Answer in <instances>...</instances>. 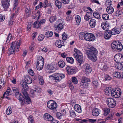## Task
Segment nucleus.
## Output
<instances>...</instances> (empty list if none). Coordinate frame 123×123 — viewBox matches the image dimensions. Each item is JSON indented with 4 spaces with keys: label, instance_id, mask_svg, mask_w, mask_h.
I'll use <instances>...</instances> for the list:
<instances>
[{
    "label": "nucleus",
    "instance_id": "3c124183",
    "mask_svg": "<svg viewBox=\"0 0 123 123\" xmlns=\"http://www.w3.org/2000/svg\"><path fill=\"white\" fill-rule=\"evenodd\" d=\"M123 61H122V62H121L119 63L120 64L119 65V66L117 67V69L121 70L123 68Z\"/></svg>",
    "mask_w": 123,
    "mask_h": 123
},
{
    "label": "nucleus",
    "instance_id": "e433bc0d",
    "mask_svg": "<svg viewBox=\"0 0 123 123\" xmlns=\"http://www.w3.org/2000/svg\"><path fill=\"white\" fill-rule=\"evenodd\" d=\"M75 19L76 23L77 24L79 25V24L81 21V18L80 16L79 15L76 16L75 17Z\"/></svg>",
    "mask_w": 123,
    "mask_h": 123
},
{
    "label": "nucleus",
    "instance_id": "0eeeda50",
    "mask_svg": "<svg viewBox=\"0 0 123 123\" xmlns=\"http://www.w3.org/2000/svg\"><path fill=\"white\" fill-rule=\"evenodd\" d=\"M66 70L69 75L75 74L76 72L75 68L71 66H68L66 68Z\"/></svg>",
    "mask_w": 123,
    "mask_h": 123
},
{
    "label": "nucleus",
    "instance_id": "c03bdc74",
    "mask_svg": "<svg viewBox=\"0 0 123 123\" xmlns=\"http://www.w3.org/2000/svg\"><path fill=\"white\" fill-rule=\"evenodd\" d=\"M27 90L24 89H22L21 90L22 92L25 97L29 95L26 92V91Z\"/></svg>",
    "mask_w": 123,
    "mask_h": 123
},
{
    "label": "nucleus",
    "instance_id": "20e7f679",
    "mask_svg": "<svg viewBox=\"0 0 123 123\" xmlns=\"http://www.w3.org/2000/svg\"><path fill=\"white\" fill-rule=\"evenodd\" d=\"M47 106L50 109L53 110L56 109L57 107V104L55 101L50 100L48 102Z\"/></svg>",
    "mask_w": 123,
    "mask_h": 123
},
{
    "label": "nucleus",
    "instance_id": "bf43d9fd",
    "mask_svg": "<svg viewBox=\"0 0 123 123\" xmlns=\"http://www.w3.org/2000/svg\"><path fill=\"white\" fill-rule=\"evenodd\" d=\"M104 77L105 80H109L111 79V77L108 75H105L104 76Z\"/></svg>",
    "mask_w": 123,
    "mask_h": 123
},
{
    "label": "nucleus",
    "instance_id": "b1692460",
    "mask_svg": "<svg viewBox=\"0 0 123 123\" xmlns=\"http://www.w3.org/2000/svg\"><path fill=\"white\" fill-rule=\"evenodd\" d=\"M75 110L79 113L81 112V108L80 106L78 104H76L74 106Z\"/></svg>",
    "mask_w": 123,
    "mask_h": 123
},
{
    "label": "nucleus",
    "instance_id": "9b49d317",
    "mask_svg": "<svg viewBox=\"0 0 123 123\" xmlns=\"http://www.w3.org/2000/svg\"><path fill=\"white\" fill-rule=\"evenodd\" d=\"M12 89L14 93H15V97L18 99L20 97H22V95L19 92V91L18 89L16 87H13L12 88Z\"/></svg>",
    "mask_w": 123,
    "mask_h": 123
},
{
    "label": "nucleus",
    "instance_id": "774afa93",
    "mask_svg": "<svg viewBox=\"0 0 123 123\" xmlns=\"http://www.w3.org/2000/svg\"><path fill=\"white\" fill-rule=\"evenodd\" d=\"M46 21V20L45 19H43L40 20V21L39 22L40 24V25H41L43 24Z\"/></svg>",
    "mask_w": 123,
    "mask_h": 123
},
{
    "label": "nucleus",
    "instance_id": "1a4fd4ad",
    "mask_svg": "<svg viewBox=\"0 0 123 123\" xmlns=\"http://www.w3.org/2000/svg\"><path fill=\"white\" fill-rule=\"evenodd\" d=\"M65 77V75L62 73L57 74L54 75V76H52L53 78V79L55 80L56 82H58L64 78Z\"/></svg>",
    "mask_w": 123,
    "mask_h": 123
},
{
    "label": "nucleus",
    "instance_id": "6ab92c4d",
    "mask_svg": "<svg viewBox=\"0 0 123 123\" xmlns=\"http://www.w3.org/2000/svg\"><path fill=\"white\" fill-rule=\"evenodd\" d=\"M44 119L46 120L51 121L53 119V117L50 115L48 113L45 114L44 116Z\"/></svg>",
    "mask_w": 123,
    "mask_h": 123
},
{
    "label": "nucleus",
    "instance_id": "f8f14e48",
    "mask_svg": "<svg viewBox=\"0 0 123 123\" xmlns=\"http://www.w3.org/2000/svg\"><path fill=\"white\" fill-rule=\"evenodd\" d=\"M10 0H2L1 2L3 7L5 10H6L10 5Z\"/></svg>",
    "mask_w": 123,
    "mask_h": 123
},
{
    "label": "nucleus",
    "instance_id": "052dcab7",
    "mask_svg": "<svg viewBox=\"0 0 123 123\" xmlns=\"http://www.w3.org/2000/svg\"><path fill=\"white\" fill-rule=\"evenodd\" d=\"M61 2L64 4H68L69 2V0H61Z\"/></svg>",
    "mask_w": 123,
    "mask_h": 123
},
{
    "label": "nucleus",
    "instance_id": "39448f33",
    "mask_svg": "<svg viewBox=\"0 0 123 123\" xmlns=\"http://www.w3.org/2000/svg\"><path fill=\"white\" fill-rule=\"evenodd\" d=\"M107 103L108 105L110 108L114 107L116 105V100L113 98H109L107 99Z\"/></svg>",
    "mask_w": 123,
    "mask_h": 123
},
{
    "label": "nucleus",
    "instance_id": "4c0bfd02",
    "mask_svg": "<svg viewBox=\"0 0 123 123\" xmlns=\"http://www.w3.org/2000/svg\"><path fill=\"white\" fill-rule=\"evenodd\" d=\"M102 17L104 20H107L109 18V16L107 14H104L102 15Z\"/></svg>",
    "mask_w": 123,
    "mask_h": 123
},
{
    "label": "nucleus",
    "instance_id": "09e8293b",
    "mask_svg": "<svg viewBox=\"0 0 123 123\" xmlns=\"http://www.w3.org/2000/svg\"><path fill=\"white\" fill-rule=\"evenodd\" d=\"M112 2L110 0H107L105 4L107 7L110 6L112 4Z\"/></svg>",
    "mask_w": 123,
    "mask_h": 123
},
{
    "label": "nucleus",
    "instance_id": "c756f323",
    "mask_svg": "<svg viewBox=\"0 0 123 123\" xmlns=\"http://www.w3.org/2000/svg\"><path fill=\"white\" fill-rule=\"evenodd\" d=\"M53 35V32L52 31H49L46 32L45 36L47 38L52 37Z\"/></svg>",
    "mask_w": 123,
    "mask_h": 123
},
{
    "label": "nucleus",
    "instance_id": "72a5a7b5",
    "mask_svg": "<svg viewBox=\"0 0 123 123\" xmlns=\"http://www.w3.org/2000/svg\"><path fill=\"white\" fill-rule=\"evenodd\" d=\"M55 5L58 9L62 7L61 2L58 0H56L55 2Z\"/></svg>",
    "mask_w": 123,
    "mask_h": 123
},
{
    "label": "nucleus",
    "instance_id": "864d4df0",
    "mask_svg": "<svg viewBox=\"0 0 123 123\" xmlns=\"http://www.w3.org/2000/svg\"><path fill=\"white\" fill-rule=\"evenodd\" d=\"M70 116L72 117H75L76 116V115L75 112L73 111H70Z\"/></svg>",
    "mask_w": 123,
    "mask_h": 123
},
{
    "label": "nucleus",
    "instance_id": "bb28decb",
    "mask_svg": "<svg viewBox=\"0 0 123 123\" xmlns=\"http://www.w3.org/2000/svg\"><path fill=\"white\" fill-rule=\"evenodd\" d=\"M58 64L59 66L61 68H63L66 65L64 61L61 60L58 62Z\"/></svg>",
    "mask_w": 123,
    "mask_h": 123
},
{
    "label": "nucleus",
    "instance_id": "a18cd8bd",
    "mask_svg": "<svg viewBox=\"0 0 123 123\" xmlns=\"http://www.w3.org/2000/svg\"><path fill=\"white\" fill-rule=\"evenodd\" d=\"M62 39L64 40H66L68 37V35L65 32H64L62 35Z\"/></svg>",
    "mask_w": 123,
    "mask_h": 123
},
{
    "label": "nucleus",
    "instance_id": "e2e57ef3",
    "mask_svg": "<svg viewBox=\"0 0 123 123\" xmlns=\"http://www.w3.org/2000/svg\"><path fill=\"white\" fill-rule=\"evenodd\" d=\"M6 92H4V93L3 94V96L2 97V98H6L8 100H10L11 98L8 97H7V96H5V95L6 94Z\"/></svg>",
    "mask_w": 123,
    "mask_h": 123
},
{
    "label": "nucleus",
    "instance_id": "49530a36",
    "mask_svg": "<svg viewBox=\"0 0 123 123\" xmlns=\"http://www.w3.org/2000/svg\"><path fill=\"white\" fill-rule=\"evenodd\" d=\"M44 37V36L42 34L39 35L38 37V40L39 41H42Z\"/></svg>",
    "mask_w": 123,
    "mask_h": 123
},
{
    "label": "nucleus",
    "instance_id": "473e14b6",
    "mask_svg": "<svg viewBox=\"0 0 123 123\" xmlns=\"http://www.w3.org/2000/svg\"><path fill=\"white\" fill-rule=\"evenodd\" d=\"M123 48V46L121 43L119 42L116 46V49L120 51H121Z\"/></svg>",
    "mask_w": 123,
    "mask_h": 123
},
{
    "label": "nucleus",
    "instance_id": "338daca9",
    "mask_svg": "<svg viewBox=\"0 0 123 123\" xmlns=\"http://www.w3.org/2000/svg\"><path fill=\"white\" fill-rule=\"evenodd\" d=\"M39 83L40 84L42 85L43 83V78L41 77L39 79Z\"/></svg>",
    "mask_w": 123,
    "mask_h": 123
},
{
    "label": "nucleus",
    "instance_id": "9d476101",
    "mask_svg": "<svg viewBox=\"0 0 123 123\" xmlns=\"http://www.w3.org/2000/svg\"><path fill=\"white\" fill-rule=\"evenodd\" d=\"M90 81L89 79L83 77L81 79V85H83L84 88L88 86V84L87 82Z\"/></svg>",
    "mask_w": 123,
    "mask_h": 123
},
{
    "label": "nucleus",
    "instance_id": "c9c22d12",
    "mask_svg": "<svg viewBox=\"0 0 123 123\" xmlns=\"http://www.w3.org/2000/svg\"><path fill=\"white\" fill-rule=\"evenodd\" d=\"M113 76L114 77L117 78H123V76L122 77L121 76L120 73L118 72H115L113 74Z\"/></svg>",
    "mask_w": 123,
    "mask_h": 123
},
{
    "label": "nucleus",
    "instance_id": "ea45409f",
    "mask_svg": "<svg viewBox=\"0 0 123 123\" xmlns=\"http://www.w3.org/2000/svg\"><path fill=\"white\" fill-rule=\"evenodd\" d=\"M34 87L35 88L33 89V91H34L35 92H40L41 88L40 87L37 86H35Z\"/></svg>",
    "mask_w": 123,
    "mask_h": 123
},
{
    "label": "nucleus",
    "instance_id": "0e129e2a",
    "mask_svg": "<svg viewBox=\"0 0 123 123\" xmlns=\"http://www.w3.org/2000/svg\"><path fill=\"white\" fill-rule=\"evenodd\" d=\"M14 7L13 8V9L14 10H15L16 9V11H15V13H17L18 12V11L19 10V8L18 7H17V6H14Z\"/></svg>",
    "mask_w": 123,
    "mask_h": 123
},
{
    "label": "nucleus",
    "instance_id": "393cba45",
    "mask_svg": "<svg viewBox=\"0 0 123 123\" xmlns=\"http://www.w3.org/2000/svg\"><path fill=\"white\" fill-rule=\"evenodd\" d=\"M106 11L108 14H111L113 12L114 9L112 7L108 6L106 8Z\"/></svg>",
    "mask_w": 123,
    "mask_h": 123
},
{
    "label": "nucleus",
    "instance_id": "dca6fc26",
    "mask_svg": "<svg viewBox=\"0 0 123 123\" xmlns=\"http://www.w3.org/2000/svg\"><path fill=\"white\" fill-rule=\"evenodd\" d=\"M121 29L116 27H115L111 30V34L112 35L118 34L121 31Z\"/></svg>",
    "mask_w": 123,
    "mask_h": 123
},
{
    "label": "nucleus",
    "instance_id": "603ef678",
    "mask_svg": "<svg viewBox=\"0 0 123 123\" xmlns=\"http://www.w3.org/2000/svg\"><path fill=\"white\" fill-rule=\"evenodd\" d=\"M28 71L30 75L33 76L34 75V73L32 69H29L28 70Z\"/></svg>",
    "mask_w": 123,
    "mask_h": 123
},
{
    "label": "nucleus",
    "instance_id": "412c9836",
    "mask_svg": "<svg viewBox=\"0 0 123 123\" xmlns=\"http://www.w3.org/2000/svg\"><path fill=\"white\" fill-rule=\"evenodd\" d=\"M112 90V89L111 87H106L105 90L106 94L109 96L111 95Z\"/></svg>",
    "mask_w": 123,
    "mask_h": 123
},
{
    "label": "nucleus",
    "instance_id": "7ed1b4c3",
    "mask_svg": "<svg viewBox=\"0 0 123 123\" xmlns=\"http://www.w3.org/2000/svg\"><path fill=\"white\" fill-rule=\"evenodd\" d=\"M21 97H20L18 99L19 100V102L21 105H23L25 103L26 104H29L31 103V100L30 98L29 97V96H28L25 97V98L22 95Z\"/></svg>",
    "mask_w": 123,
    "mask_h": 123
},
{
    "label": "nucleus",
    "instance_id": "2eb2a0df",
    "mask_svg": "<svg viewBox=\"0 0 123 123\" xmlns=\"http://www.w3.org/2000/svg\"><path fill=\"white\" fill-rule=\"evenodd\" d=\"M85 40L91 41H92V34L89 33H86L84 38Z\"/></svg>",
    "mask_w": 123,
    "mask_h": 123
},
{
    "label": "nucleus",
    "instance_id": "4d7b16f0",
    "mask_svg": "<svg viewBox=\"0 0 123 123\" xmlns=\"http://www.w3.org/2000/svg\"><path fill=\"white\" fill-rule=\"evenodd\" d=\"M91 12H88L86 13V15L89 18V19H91L92 18V13Z\"/></svg>",
    "mask_w": 123,
    "mask_h": 123
},
{
    "label": "nucleus",
    "instance_id": "aec40b11",
    "mask_svg": "<svg viewBox=\"0 0 123 123\" xmlns=\"http://www.w3.org/2000/svg\"><path fill=\"white\" fill-rule=\"evenodd\" d=\"M25 82L27 84H30L32 82L31 78L28 75H26L25 78Z\"/></svg>",
    "mask_w": 123,
    "mask_h": 123
},
{
    "label": "nucleus",
    "instance_id": "58836bf2",
    "mask_svg": "<svg viewBox=\"0 0 123 123\" xmlns=\"http://www.w3.org/2000/svg\"><path fill=\"white\" fill-rule=\"evenodd\" d=\"M93 15L95 18L97 19H100V15L98 12H94L93 14Z\"/></svg>",
    "mask_w": 123,
    "mask_h": 123
},
{
    "label": "nucleus",
    "instance_id": "5fc2aeb1",
    "mask_svg": "<svg viewBox=\"0 0 123 123\" xmlns=\"http://www.w3.org/2000/svg\"><path fill=\"white\" fill-rule=\"evenodd\" d=\"M104 36L105 38L106 39H109L111 36V35L108 34L106 33L104 34Z\"/></svg>",
    "mask_w": 123,
    "mask_h": 123
},
{
    "label": "nucleus",
    "instance_id": "13d9d810",
    "mask_svg": "<svg viewBox=\"0 0 123 123\" xmlns=\"http://www.w3.org/2000/svg\"><path fill=\"white\" fill-rule=\"evenodd\" d=\"M98 86V83L97 82L95 81H93V86L94 88H96Z\"/></svg>",
    "mask_w": 123,
    "mask_h": 123
},
{
    "label": "nucleus",
    "instance_id": "cd10ccee",
    "mask_svg": "<svg viewBox=\"0 0 123 123\" xmlns=\"http://www.w3.org/2000/svg\"><path fill=\"white\" fill-rule=\"evenodd\" d=\"M103 110L104 112V114L105 116H107L109 113L110 109L109 108H104Z\"/></svg>",
    "mask_w": 123,
    "mask_h": 123
},
{
    "label": "nucleus",
    "instance_id": "6e6552de",
    "mask_svg": "<svg viewBox=\"0 0 123 123\" xmlns=\"http://www.w3.org/2000/svg\"><path fill=\"white\" fill-rule=\"evenodd\" d=\"M115 61L117 63L122 62L123 60V54H117L115 55L114 58Z\"/></svg>",
    "mask_w": 123,
    "mask_h": 123
},
{
    "label": "nucleus",
    "instance_id": "79ce46f5",
    "mask_svg": "<svg viewBox=\"0 0 123 123\" xmlns=\"http://www.w3.org/2000/svg\"><path fill=\"white\" fill-rule=\"evenodd\" d=\"M12 113V110L11 106H9L6 111V113L7 115L11 114Z\"/></svg>",
    "mask_w": 123,
    "mask_h": 123
},
{
    "label": "nucleus",
    "instance_id": "f3484780",
    "mask_svg": "<svg viewBox=\"0 0 123 123\" xmlns=\"http://www.w3.org/2000/svg\"><path fill=\"white\" fill-rule=\"evenodd\" d=\"M98 51L97 49L93 47V62H95L97 60Z\"/></svg>",
    "mask_w": 123,
    "mask_h": 123
},
{
    "label": "nucleus",
    "instance_id": "a878e982",
    "mask_svg": "<svg viewBox=\"0 0 123 123\" xmlns=\"http://www.w3.org/2000/svg\"><path fill=\"white\" fill-rule=\"evenodd\" d=\"M57 19V17L55 15H52L51 16L50 19L49 21L51 23H53Z\"/></svg>",
    "mask_w": 123,
    "mask_h": 123
},
{
    "label": "nucleus",
    "instance_id": "2f4dec72",
    "mask_svg": "<svg viewBox=\"0 0 123 123\" xmlns=\"http://www.w3.org/2000/svg\"><path fill=\"white\" fill-rule=\"evenodd\" d=\"M66 60L67 62L71 64H73L74 62V60L73 58L71 57H68L66 58Z\"/></svg>",
    "mask_w": 123,
    "mask_h": 123
},
{
    "label": "nucleus",
    "instance_id": "5701e85b",
    "mask_svg": "<svg viewBox=\"0 0 123 123\" xmlns=\"http://www.w3.org/2000/svg\"><path fill=\"white\" fill-rule=\"evenodd\" d=\"M100 113L99 109L97 108H95L93 110V116H97Z\"/></svg>",
    "mask_w": 123,
    "mask_h": 123
},
{
    "label": "nucleus",
    "instance_id": "f03ea898",
    "mask_svg": "<svg viewBox=\"0 0 123 123\" xmlns=\"http://www.w3.org/2000/svg\"><path fill=\"white\" fill-rule=\"evenodd\" d=\"M74 56L79 63V65H81L83 61V55L80 50L76 48H74Z\"/></svg>",
    "mask_w": 123,
    "mask_h": 123
},
{
    "label": "nucleus",
    "instance_id": "4468645a",
    "mask_svg": "<svg viewBox=\"0 0 123 123\" xmlns=\"http://www.w3.org/2000/svg\"><path fill=\"white\" fill-rule=\"evenodd\" d=\"M64 27V25L63 23H60L58 25L56 26L55 28L56 31L59 32Z\"/></svg>",
    "mask_w": 123,
    "mask_h": 123
},
{
    "label": "nucleus",
    "instance_id": "f704fd0d",
    "mask_svg": "<svg viewBox=\"0 0 123 123\" xmlns=\"http://www.w3.org/2000/svg\"><path fill=\"white\" fill-rule=\"evenodd\" d=\"M44 59L43 57L42 56H40L37 61V63L44 64Z\"/></svg>",
    "mask_w": 123,
    "mask_h": 123
},
{
    "label": "nucleus",
    "instance_id": "ddd939ff",
    "mask_svg": "<svg viewBox=\"0 0 123 123\" xmlns=\"http://www.w3.org/2000/svg\"><path fill=\"white\" fill-rule=\"evenodd\" d=\"M101 26L102 28L106 31L108 30L110 26L109 23L107 21L102 23Z\"/></svg>",
    "mask_w": 123,
    "mask_h": 123
},
{
    "label": "nucleus",
    "instance_id": "6e6d98bb",
    "mask_svg": "<svg viewBox=\"0 0 123 123\" xmlns=\"http://www.w3.org/2000/svg\"><path fill=\"white\" fill-rule=\"evenodd\" d=\"M122 11L120 10H118L116 12V15L117 16H119V15H121L122 14Z\"/></svg>",
    "mask_w": 123,
    "mask_h": 123
},
{
    "label": "nucleus",
    "instance_id": "8fccbe9b",
    "mask_svg": "<svg viewBox=\"0 0 123 123\" xmlns=\"http://www.w3.org/2000/svg\"><path fill=\"white\" fill-rule=\"evenodd\" d=\"M85 34H86L83 32L80 33L79 35V37L80 38L81 40H82L83 39V37H84V38Z\"/></svg>",
    "mask_w": 123,
    "mask_h": 123
},
{
    "label": "nucleus",
    "instance_id": "f257e3e1",
    "mask_svg": "<svg viewBox=\"0 0 123 123\" xmlns=\"http://www.w3.org/2000/svg\"><path fill=\"white\" fill-rule=\"evenodd\" d=\"M20 40L18 43L15 41L14 43L12 42L11 44V47L9 49L7 52V54L9 55L11 54H14L15 53V50L17 51H19V48L20 47Z\"/></svg>",
    "mask_w": 123,
    "mask_h": 123
},
{
    "label": "nucleus",
    "instance_id": "69168bd1",
    "mask_svg": "<svg viewBox=\"0 0 123 123\" xmlns=\"http://www.w3.org/2000/svg\"><path fill=\"white\" fill-rule=\"evenodd\" d=\"M56 115L57 117L58 118H61V114L60 113H56Z\"/></svg>",
    "mask_w": 123,
    "mask_h": 123
},
{
    "label": "nucleus",
    "instance_id": "c85d7f7f",
    "mask_svg": "<svg viewBox=\"0 0 123 123\" xmlns=\"http://www.w3.org/2000/svg\"><path fill=\"white\" fill-rule=\"evenodd\" d=\"M41 26L40 24L38 21H35L33 25V27L36 28H39Z\"/></svg>",
    "mask_w": 123,
    "mask_h": 123
},
{
    "label": "nucleus",
    "instance_id": "a19ab883",
    "mask_svg": "<svg viewBox=\"0 0 123 123\" xmlns=\"http://www.w3.org/2000/svg\"><path fill=\"white\" fill-rule=\"evenodd\" d=\"M72 82L74 84H76L78 83L77 79L75 77H72Z\"/></svg>",
    "mask_w": 123,
    "mask_h": 123
},
{
    "label": "nucleus",
    "instance_id": "4be33fe9",
    "mask_svg": "<svg viewBox=\"0 0 123 123\" xmlns=\"http://www.w3.org/2000/svg\"><path fill=\"white\" fill-rule=\"evenodd\" d=\"M85 67V71L86 73H89L92 71V69L89 65L86 64Z\"/></svg>",
    "mask_w": 123,
    "mask_h": 123
},
{
    "label": "nucleus",
    "instance_id": "37998d69",
    "mask_svg": "<svg viewBox=\"0 0 123 123\" xmlns=\"http://www.w3.org/2000/svg\"><path fill=\"white\" fill-rule=\"evenodd\" d=\"M55 45L56 46L58 47V48H61L62 47V46L61 45V43L59 42V40H57L55 43Z\"/></svg>",
    "mask_w": 123,
    "mask_h": 123
},
{
    "label": "nucleus",
    "instance_id": "7c9ffc66",
    "mask_svg": "<svg viewBox=\"0 0 123 123\" xmlns=\"http://www.w3.org/2000/svg\"><path fill=\"white\" fill-rule=\"evenodd\" d=\"M44 64L37 63L36 67L38 70H40L42 69L43 68Z\"/></svg>",
    "mask_w": 123,
    "mask_h": 123
},
{
    "label": "nucleus",
    "instance_id": "de8ad7c7",
    "mask_svg": "<svg viewBox=\"0 0 123 123\" xmlns=\"http://www.w3.org/2000/svg\"><path fill=\"white\" fill-rule=\"evenodd\" d=\"M11 38H12V34L11 33H9L7 37V38L6 41V42L8 43Z\"/></svg>",
    "mask_w": 123,
    "mask_h": 123
},
{
    "label": "nucleus",
    "instance_id": "423d86ee",
    "mask_svg": "<svg viewBox=\"0 0 123 123\" xmlns=\"http://www.w3.org/2000/svg\"><path fill=\"white\" fill-rule=\"evenodd\" d=\"M111 96L115 98H117L120 97L121 94V89L118 88L117 90L113 89Z\"/></svg>",
    "mask_w": 123,
    "mask_h": 123
},
{
    "label": "nucleus",
    "instance_id": "680f3d73",
    "mask_svg": "<svg viewBox=\"0 0 123 123\" xmlns=\"http://www.w3.org/2000/svg\"><path fill=\"white\" fill-rule=\"evenodd\" d=\"M16 13H13L11 14V20H13L15 19V16H16Z\"/></svg>",
    "mask_w": 123,
    "mask_h": 123
},
{
    "label": "nucleus",
    "instance_id": "a211bd4d",
    "mask_svg": "<svg viewBox=\"0 0 123 123\" xmlns=\"http://www.w3.org/2000/svg\"><path fill=\"white\" fill-rule=\"evenodd\" d=\"M86 53L88 58L91 60H92V47L88 49L86 51Z\"/></svg>",
    "mask_w": 123,
    "mask_h": 123
}]
</instances>
